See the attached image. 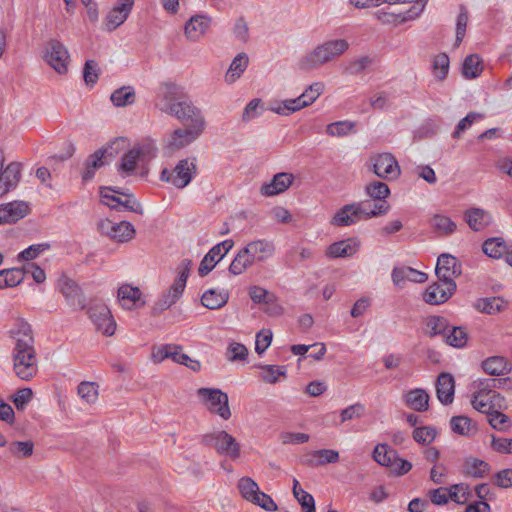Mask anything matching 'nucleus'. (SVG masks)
I'll use <instances>...</instances> for the list:
<instances>
[{
  "label": "nucleus",
  "instance_id": "1",
  "mask_svg": "<svg viewBox=\"0 0 512 512\" xmlns=\"http://www.w3.org/2000/svg\"><path fill=\"white\" fill-rule=\"evenodd\" d=\"M11 333L15 339V346L12 350L13 371L19 379L30 381L38 373L32 328L27 322L20 320L17 323V329Z\"/></svg>",
  "mask_w": 512,
  "mask_h": 512
},
{
  "label": "nucleus",
  "instance_id": "2",
  "mask_svg": "<svg viewBox=\"0 0 512 512\" xmlns=\"http://www.w3.org/2000/svg\"><path fill=\"white\" fill-rule=\"evenodd\" d=\"M389 208L390 205L387 201L372 203L370 200H364L347 204L335 213L330 223L336 227L350 226L361 220L385 215Z\"/></svg>",
  "mask_w": 512,
  "mask_h": 512
},
{
  "label": "nucleus",
  "instance_id": "3",
  "mask_svg": "<svg viewBox=\"0 0 512 512\" xmlns=\"http://www.w3.org/2000/svg\"><path fill=\"white\" fill-rule=\"evenodd\" d=\"M348 48L349 43L345 39L326 41L303 56L299 61V67L302 70L315 69L341 56Z\"/></svg>",
  "mask_w": 512,
  "mask_h": 512
},
{
  "label": "nucleus",
  "instance_id": "4",
  "mask_svg": "<svg viewBox=\"0 0 512 512\" xmlns=\"http://www.w3.org/2000/svg\"><path fill=\"white\" fill-rule=\"evenodd\" d=\"M192 262L189 259H183L177 267V276L168 290L164 291L161 297L153 306L154 314H160L175 304L182 296L187 279L190 274Z\"/></svg>",
  "mask_w": 512,
  "mask_h": 512
},
{
  "label": "nucleus",
  "instance_id": "5",
  "mask_svg": "<svg viewBox=\"0 0 512 512\" xmlns=\"http://www.w3.org/2000/svg\"><path fill=\"white\" fill-rule=\"evenodd\" d=\"M197 396L210 413L218 415L223 420L231 417L227 393L218 388L202 387L197 390Z\"/></svg>",
  "mask_w": 512,
  "mask_h": 512
},
{
  "label": "nucleus",
  "instance_id": "6",
  "mask_svg": "<svg viewBox=\"0 0 512 512\" xmlns=\"http://www.w3.org/2000/svg\"><path fill=\"white\" fill-rule=\"evenodd\" d=\"M197 172L195 159H182L170 170L164 168L160 174V180L172 184L178 189L185 188Z\"/></svg>",
  "mask_w": 512,
  "mask_h": 512
},
{
  "label": "nucleus",
  "instance_id": "7",
  "mask_svg": "<svg viewBox=\"0 0 512 512\" xmlns=\"http://www.w3.org/2000/svg\"><path fill=\"white\" fill-rule=\"evenodd\" d=\"M324 91V84L316 82L311 84L299 97L288 99L273 107L272 111L280 115H289L311 105Z\"/></svg>",
  "mask_w": 512,
  "mask_h": 512
},
{
  "label": "nucleus",
  "instance_id": "8",
  "mask_svg": "<svg viewBox=\"0 0 512 512\" xmlns=\"http://www.w3.org/2000/svg\"><path fill=\"white\" fill-rule=\"evenodd\" d=\"M202 443L220 454L233 460L240 457V445L236 439L226 431H217L205 434Z\"/></svg>",
  "mask_w": 512,
  "mask_h": 512
},
{
  "label": "nucleus",
  "instance_id": "9",
  "mask_svg": "<svg viewBox=\"0 0 512 512\" xmlns=\"http://www.w3.org/2000/svg\"><path fill=\"white\" fill-rule=\"evenodd\" d=\"M185 98L182 88L173 82L160 84L157 90L155 106L166 114L174 112Z\"/></svg>",
  "mask_w": 512,
  "mask_h": 512
},
{
  "label": "nucleus",
  "instance_id": "10",
  "mask_svg": "<svg viewBox=\"0 0 512 512\" xmlns=\"http://www.w3.org/2000/svg\"><path fill=\"white\" fill-rule=\"evenodd\" d=\"M125 143L126 138H116L111 142L109 147L98 149L93 154H91L85 161V169L82 173V179L84 181L91 180L95 175V170L104 165L103 158L106 155L113 157L118 154L119 150L123 149Z\"/></svg>",
  "mask_w": 512,
  "mask_h": 512
},
{
  "label": "nucleus",
  "instance_id": "11",
  "mask_svg": "<svg viewBox=\"0 0 512 512\" xmlns=\"http://www.w3.org/2000/svg\"><path fill=\"white\" fill-rule=\"evenodd\" d=\"M45 61L59 74L68 71L70 56L63 43L56 39L47 42L44 50Z\"/></svg>",
  "mask_w": 512,
  "mask_h": 512
},
{
  "label": "nucleus",
  "instance_id": "12",
  "mask_svg": "<svg viewBox=\"0 0 512 512\" xmlns=\"http://www.w3.org/2000/svg\"><path fill=\"white\" fill-rule=\"evenodd\" d=\"M58 288L72 309L82 310L85 308L86 298L76 281L66 275H62L58 279Z\"/></svg>",
  "mask_w": 512,
  "mask_h": 512
},
{
  "label": "nucleus",
  "instance_id": "13",
  "mask_svg": "<svg viewBox=\"0 0 512 512\" xmlns=\"http://www.w3.org/2000/svg\"><path fill=\"white\" fill-rule=\"evenodd\" d=\"M88 315L97 331L105 336H112L116 330V322L109 308L104 304H95L89 307Z\"/></svg>",
  "mask_w": 512,
  "mask_h": 512
},
{
  "label": "nucleus",
  "instance_id": "14",
  "mask_svg": "<svg viewBox=\"0 0 512 512\" xmlns=\"http://www.w3.org/2000/svg\"><path fill=\"white\" fill-rule=\"evenodd\" d=\"M98 229L102 234L118 242L130 241L135 236L134 226L127 221L116 223L109 219H104L98 223Z\"/></svg>",
  "mask_w": 512,
  "mask_h": 512
},
{
  "label": "nucleus",
  "instance_id": "15",
  "mask_svg": "<svg viewBox=\"0 0 512 512\" xmlns=\"http://www.w3.org/2000/svg\"><path fill=\"white\" fill-rule=\"evenodd\" d=\"M170 115L176 117L186 126L205 129L206 122L201 110L185 98Z\"/></svg>",
  "mask_w": 512,
  "mask_h": 512
},
{
  "label": "nucleus",
  "instance_id": "16",
  "mask_svg": "<svg viewBox=\"0 0 512 512\" xmlns=\"http://www.w3.org/2000/svg\"><path fill=\"white\" fill-rule=\"evenodd\" d=\"M455 281H439L431 284L424 292L423 299L431 305L446 302L456 291Z\"/></svg>",
  "mask_w": 512,
  "mask_h": 512
},
{
  "label": "nucleus",
  "instance_id": "17",
  "mask_svg": "<svg viewBox=\"0 0 512 512\" xmlns=\"http://www.w3.org/2000/svg\"><path fill=\"white\" fill-rule=\"evenodd\" d=\"M503 397L492 389L482 388L476 392L471 401L472 406L479 412L490 414L497 406L500 407V402Z\"/></svg>",
  "mask_w": 512,
  "mask_h": 512
},
{
  "label": "nucleus",
  "instance_id": "18",
  "mask_svg": "<svg viewBox=\"0 0 512 512\" xmlns=\"http://www.w3.org/2000/svg\"><path fill=\"white\" fill-rule=\"evenodd\" d=\"M134 0H120L106 15L104 19L105 29L109 32L121 26L130 15Z\"/></svg>",
  "mask_w": 512,
  "mask_h": 512
},
{
  "label": "nucleus",
  "instance_id": "19",
  "mask_svg": "<svg viewBox=\"0 0 512 512\" xmlns=\"http://www.w3.org/2000/svg\"><path fill=\"white\" fill-rule=\"evenodd\" d=\"M374 173L387 180H393L400 175V167L393 155L383 153L374 158L373 163Z\"/></svg>",
  "mask_w": 512,
  "mask_h": 512
},
{
  "label": "nucleus",
  "instance_id": "20",
  "mask_svg": "<svg viewBox=\"0 0 512 512\" xmlns=\"http://www.w3.org/2000/svg\"><path fill=\"white\" fill-rule=\"evenodd\" d=\"M425 2L417 1V4L405 12L393 13L384 10H378L375 13L376 18L383 24H402L413 20L419 16L425 7Z\"/></svg>",
  "mask_w": 512,
  "mask_h": 512
},
{
  "label": "nucleus",
  "instance_id": "21",
  "mask_svg": "<svg viewBox=\"0 0 512 512\" xmlns=\"http://www.w3.org/2000/svg\"><path fill=\"white\" fill-rule=\"evenodd\" d=\"M203 128L186 126L185 128H178L173 131L169 140L168 146L171 150L182 149L192 142H194L204 131Z\"/></svg>",
  "mask_w": 512,
  "mask_h": 512
},
{
  "label": "nucleus",
  "instance_id": "22",
  "mask_svg": "<svg viewBox=\"0 0 512 512\" xmlns=\"http://www.w3.org/2000/svg\"><path fill=\"white\" fill-rule=\"evenodd\" d=\"M435 273L439 281H454V277L461 274V267L456 257L441 254L437 260Z\"/></svg>",
  "mask_w": 512,
  "mask_h": 512
},
{
  "label": "nucleus",
  "instance_id": "23",
  "mask_svg": "<svg viewBox=\"0 0 512 512\" xmlns=\"http://www.w3.org/2000/svg\"><path fill=\"white\" fill-rule=\"evenodd\" d=\"M455 380L450 373L442 372L437 377L436 394L443 405H449L454 400Z\"/></svg>",
  "mask_w": 512,
  "mask_h": 512
},
{
  "label": "nucleus",
  "instance_id": "24",
  "mask_svg": "<svg viewBox=\"0 0 512 512\" xmlns=\"http://www.w3.org/2000/svg\"><path fill=\"white\" fill-rule=\"evenodd\" d=\"M254 263L264 262L271 258L275 252L273 242L266 239H259L249 242L245 247Z\"/></svg>",
  "mask_w": 512,
  "mask_h": 512
},
{
  "label": "nucleus",
  "instance_id": "25",
  "mask_svg": "<svg viewBox=\"0 0 512 512\" xmlns=\"http://www.w3.org/2000/svg\"><path fill=\"white\" fill-rule=\"evenodd\" d=\"M28 205L23 201H14L0 205V224L14 223L28 213Z\"/></svg>",
  "mask_w": 512,
  "mask_h": 512
},
{
  "label": "nucleus",
  "instance_id": "26",
  "mask_svg": "<svg viewBox=\"0 0 512 512\" xmlns=\"http://www.w3.org/2000/svg\"><path fill=\"white\" fill-rule=\"evenodd\" d=\"M473 307L480 313L487 315L498 314L508 307V302L499 296L486 297L477 299Z\"/></svg>",
  "mask_w": 512,
  "mask_h": 512
},
{
  "label": "nucleus",
  "instance_id": "27",
  "mask_svg": "<svg viewBox=\"0 0 512 512\" xmlns=\"http://www.w3.org/2000/svg\"><path fill=\"white\" fill-rule=\"evenodd\" d=\"M293 182V175L290 173H278L274 175L270 183L261 187V193L266 196L280 194L288 189Z\"/></svg>",
  "mask_w": 512,
  "mask_h": 512
},
{
  "label": "nucleus",
  "instance_id": "28",
  "mask_svg": "<svg viewBox=\"0 0 512 512\" xmlns=\"http://www.w3.org/2000/svg\"><path fill=\"white\" fill-rule=\"evenodd\" d=\"M211 19L207 16L196 15L190 18L185 25V35L188 39L196 41L203 36L209 28Z\"/></svg>",
  "mask_w": 512,
  "mask_h": 512
},
{
  "label": "nucleus",
  "instance_id": "29",
  "mask_svg": "<svg viewBox=\"0 0 512 512\" xmlns=\"http://www.w3.org/2000/svg\"><path fill=\"white\" fill-rule=\"evenodd\" d=\"M406 405L414 411L424 412L429 408V394L421 388L408 391L405 396Z\"/></svg>",
  "mask_w": 512,
  "mask_h": 512
},
{
  "label": "nucleus",
  "instance_id": "30",
  "mask_svg": "<svg viewBox=\"0 0 512 512\" xmlns=\"http://www.w3.org/2000/svg\"><path fill=\"white\" fill-rule=\"evenodd\" d=\"M359 245V242L352 238L341 240L328 247L327 255L331 258L349 257L358 251Z\"/></svg>",
  "mask_w": 512,
  "mask_h": 512
},
{
  "label": "nucleus",
  "instance_id": "31",
  "mask_svg": "<svg viewBox=\"0 0 512 512\" xmlns=\"http://www.w3.org/2000/svg\"><path fill=\"white\" fill-rule=\"evenodd\" d=\"M482 369L489 375L500 376L511 372L512 365L502 356H492L484 360Z\"/></svg>",
  "mask_w": 512,
  "mask_h": 512
},
{
  "label": "nucleus",
  "instance_id": "32",
  "mask_svg": "<svg viewBox=\"0 0 512 512\" xmlns=\"http://www.w3.org/2000/svg\"><path fill=\"white\" fill-rule=\"evenodd\" d=\"M449 330V322L443 316L432 315L426 318L424 333L429 337L445 336Z\"/></svg>",
  "mask_w": 512,
  "mask_h": 512
},
{
  "label": "nucleus",
  "instance_id": "33",
  "mask_svg": "<svg viewBox=\"0 0 512 512\" xmlns=\"http://www.w3.org/2000/svg\"><path fill=\"white\" fill-rule=\"evenodd\" d=\"M392 279L395 284H400L405 280L415 283H423L427 280V274L411 267L394 268L392 271Z\"/></svg>",
  "mask_w": 512,
  "mask_h": 512
},
{
  "label": "nucleus",
  "instance_id": "34",
  "mask_svg": "<svg viewBox=\"0 0 512 512\" xmlns=\"http://www.w3.org/2000/svg\"><path fill=\"white\" fill-rule=\"evenodd\" d=\"M465 220L474 231H480L490 224V215L483 209L471 208L465 212Z\"/></svg>",
  "mask_w": 512,
  "mask_h": 512
},
{
  "label": "nucleus",
  "instance_id": "35",
  "mask_svg": "<svg viewBox=\"0 0 512 512\" xmlns=\"http://www.w3.org/2000/svg\"><path fill=\"white\" fill-rule=\"evenodd\" d=\"M141 291L138 287L123 284L118 289V300L125 309H132L140 301Z\"/></svg>",
  "mask_w": 512,
  "mask_h": 512
},
{
  "label": "nucleus",
  "instance_id": "36",
  "mask_svg": "<svg viewBox=\"0 0 512 512\" xmlns=\"http://www.w3.org/2000/svg\"><path fill=\"white\" fill-rule=\"evenodd\" d=\"M228 299L229 293L227 291L208 289L203 293L201 303L206 308L214 310L223 307L228 302Z\"/></svg>",
  "mask_w": 512,
  "mask_h": 512
},
{
  "label": "nucleus",
  "instance_id": "37",
  "mask_svg": "<svg viewBox=\"0 0 512 512\" xmlns=\"http://www.w3.org/2000/svg\"><path fill=\"white\" fill-rule=\"evenodd\" d=\"M255 263L246 249L241 248L232 260L228 270L232 275H241Z\"/></svg>",
  "mask_w": 512,
  "mask_h": 512
},
{
  "label": "nucleus",
  "instance_id": "38",
  "mask_svg": "<svg viewBox=\"0 0 512 512\" xmlns=\"http://www.w3.org/2000/svg\"><path fill=\"white\" fill-rule=\"evenodd\" d=\"M397 451L387 444H377L373 451V459L380 465L391 468L397 460Z\"/></svg>",
  "mask_w": 512,
  "mask_h": 512
},
{
  "label": "nucleus",
  "instance_id": "39",
  "mask_svg": "<svg viewBox=\"0 0 512 512\" xmlns=\"http://www.w3.org/2000/svg\"><path fill=\"white\" fill-rule=\"evenodd\" d=\"M136 94L131 86H123L112 92L110 100L116 107H126L135 102Z\"/></svg>",
  "mask_w": 512,
  "mask_h": 512
},
{
  "label": "nucleus",
  "instance_id": "40",
  "mask_svg": "<svg viewBox=\"0 0 512 512\" xmlns=\"http://www.w3.org/2000/svg\"><path fill=\"white\" fill-rule=\"evenodd\" d=\"M445 342L455 348H463L468 341V332L461 326H450L444 336Z\"/></svg>",
  "mask_w": 512,
  "mask_h": 512
},
{
  "label": "nucleus",
  "instance_id": "41",
  "mask_svg": "<svg viewBox=\"0 0 512 512\" xmlns=\"http://www.w3.org/2000/svg\"><path fill=\"white\" fill-rule=\"evenodd\" d=\"M218 247L213 246L200 262L198 273L201 277L211 272L215 265L224 258Z\"/></svg>",
  "mask_w": 512,
  "mask_h": 512
},
{
  "label": "nucleus",
  "instance_id": "42",
  "mask_svg": "<svg viewBox=\"0 0 512 512\" xmlns=\"http://www.w3.org/2000/svg\"><path fill=\"white\" fill-rule=\"evenodd\" d=\"M133 152L142 162H148L156 157L157 147L152 139L146 138L138 142L133 148Z\"/></svg>",
  "mask_w": 512,
  "mask_h": 512
},
{
  "label": "nucleus",
  "instance_id": "43",
  "mask_svg": "<svg viewBox=\"0 0 512 512\" xmlns=\"http://www.w3.org/2000/svg\"><path fill=\"white\" fill-rule=\"evenodd\" d=\"M483 70L481 58L476 54H471L464 59L462 65V74L466 79L478 77Z\"/></svg>",
  "mask_w": 512,
  "mask_h": 512
},
{
  "label": "nucleus",
  "instance_id": "44",
  "mask_svg": "<svg viewBox=\"0 0 512 512\" xmlns=\"http://www.w3.org/2000/svg\"><path fill=\"white\" fill-rule=\"evenodd\" d=\"M509 245L502 238H490L483 243V252L491 258L504 257Z\"/></svg>",
  "mask_w": 512,
  "mask_h": 512
},
{
  "label": "nucleus",
  "instance_id": "45",
  "mask_svg": "<svg viewBox=\"0 0 512 512\" xmlns=\"http://www.w3.org/2000/svg\"><path fill=\"white\" fill-rule=\"evenodd\" d=\"M249 59L245 53L238 54L232 61L226 74L227 82H234L247 68Z\"/></svg>",
  "mask_w": 512,
  "mask_h": 512
},
{
  "label": "nucleus",
  "instance_id": "46",
  "mask_svg": "<svg viewBox=\"0 0 512 512\" xmlns=\"http://www.w3.org/2000/svg\"><path fill=\"white\" fill-rule=\"evenodd\" d=\"M464 471L475 478H482L489 471V464L478 458H467L464 463Z\"/></svg>",
  "mask_w": 512,
  "mask_h": 512
},
{
  "label": "nucleus",
  "instance_id": "47",
  "mask_svg": "<svg viewBox=\"0 0 512 512\" xmlns=\"http://www.w3.org/2000/svg\"><path fill=\"white\" fill-rule=\"evenodd\" d=\"M365 191L370 198L377 202L386 201V198L390 195L388 185L380 181H373L369 183L366 185Z\"/></svg>",
  "mask_w": 512,
  "mask_h": 512
},
{
  "label": "nucleus",
  "instance_id": "48",
  "mask_svg": "<svg viewBox=\"0 0 512 512\" xmlns=\"http://www.w3.org/2000/svg\"><path fill=\"white\" fill-rule=\"evenodd\" d=\"M449 57L446 53H440L433 59L432 69L435 78L438 81H443L449 72Z\"/></svg>",
  "mask_w": 512,
  "mask_h": 512
},
{
  "label": "nucleus",
  "instance_id": "49",
  "mask_svg": "<svg viewBox=\"0 0 512 512\" xmlns=\"http://www.w3.org/2000/svg\"><path fill=\"white\" fill-rule=\"evenodd\" d=\"M260 368V377L266 383L275 384L279 381L281 376L285 377L286 375V369L284 366L263 365Z\"/></svg>",
  "mask_w": 512,
  "mask_h": 512
},
{
  "label": "nucleus",
  "instance_id": "50",
  "mask_svg": "<svg viewBox=\"0 0 512 512\" xmlns=\"http://www.w3.org/2000/svg\"><path fill=\"white\" fill-rule=\"evenodd\" d=\"M238 489L242 497L252 502L260 491L258 484L250 477H242L238 482Z\"/></svg>",
  "mask_w": 512,
  "mask_h": 512
},
{
  "label": "nucleus",
  "instance_id": "51",
  "mask_svg": "<svg viewBox=\"0 0 512 512\" xmlns=\"http://www.w3.org/2000/svg\"><path fill=\"white\" fill-rule=\"evenodd\" d=\"M459 15L456 21V38H455V46L458 47L460 43L463 41L466 28L469 20V12L464 5L459 6Z\"/></svg>",
  "mask_w": 512,
  "mask_h": 512
},
{
  "label": "nucleus",
  "instance_id": "52",
  "mask_svg": "<svg viewBox=\"0 0 512 512\" xmlns=\"http://www.w3.org/2000/svg\"><path fill=\"white\" fill-rule=\"evenodd\" d=\"M355 124L351 121H337L326 127V133L332 137H344L352 132Z\"/></svg>",
  "mask_w": 512,
  "mask_h": 512
},
{
  "label": "nucleus",
  "instance_id": "53",
  "mask_svg": "<svg viewBox=\"0 0 512 512\" xmlns=\"http://www.w3.org/2000/svg\"><path fill=\"white\" fill-rule=\"evenodd\" d=\"M78 395L88 404H93L98 399V386L94 382L83 381L78 385Z\"/></svg>",
  "mask_w": 512,
  "mask_h": 512
},
{
  "label": "nucleus",
  "instance_id": "54",
  "mask_svg": "<svg viewBox=\"0 0 512 512\" xmlns=\"http://www.w3.org/2000/svg\"><path fill=\"white\" fill-rule=\"evenodd\" d=\"M436 435V429L431 426L417 427L412 433L413 439L421 445H429L434 441Z\"/></svg>",
  "mask_w": 512,
  "mask_h": 512
},
{
  "label": "nucleus",
  "instance_id": "55",
  "mask_svg": "<svg viewBox=\"0 0 512 512\" xmlns=\"http://www.w3.org/2000/svg\"><path fill=\"white\" fill-rule=\"evenodd\" d=\"M138 161L140 160L135 155V152H133V150L131 149L122 156L121 162L118 167V171L124 177L129 176L135 171Z\"/></svg>",
  "mask_w": 512,
  "mask_h": 512
},
{
  "label": "nucleus",
  "instance_id": "56",
  "mask_svg": "<svg viewBox=\"0 0 512 512\" xmlns=\"http://www.w3.org/2000/svg\"><path fill=\"white\" fill-rule=\"evenodd\" d=\"M49 243L33 244L18 254L19 261H31L37 258L41 253L50 249Z\"/></svg>",
  "mask_w": 512,
  "mask_h": 512
},
{
  "label": "nucleus",
  "instance_id": "57",
  "mask_svg": "<svg viewBox=\"0 0 512 512\" xmlns=\"http://www.w3.org/2000/svg\"><path fill=\"white\" fill-rule=\"evenodd\" d=\"M371 64L372 59L369 56H361L357 59L349 61L345 66L344 71L349 75H358Z\"/></svg>",
  "mask_w": 512,
  "mask_h": 512
},
{
  "label": "nucleus",
  "instance_id": "58",
  "mask_svg": "<svg viewBox=\"0 0 512 512\" xmlns=\"http://www.w3.org/2000/svg\"><path fill=\"white\" fill-rule=\"evenodd\" d=\"M451 429L453 432L467 436L473 429L471 419L466 416H454L450 421Z\"/></svg>",
  "mask_w": 512,
  "mask_h": 512
},
{
  "label": "nucleus",
  "instance_id": "59",
  "mask_svg": "<svg viewBox=\"0 0 512 512\" xmlns=\"http://www.w3.org/2000/svg\"><path fill=\"white\" fill-rule=\"evenodd\" d=\"M488 422L494 429L499 431L506 430L511 425L510 418L504 413L497 411L496 409L488 414Z\"/></svg>",
  "mask_w": 512,
  "mask_h": 512
},
{
  "label": "nucleus",
  "instance_id": "60",
  "mask_svg": "<svg viewBox=\"0 0 512 512\" xmlns=\"http://www.w3.org/2000/svg\"><path fill=\"white\" fill-rule=\"evenodd\" d=\"M366 408L362 403L352 404L345 409H343L340 413L341 422L344 423L346 421H350L353 419H359L365 415Z\"/></svg>",
  "mask_w": 512,
  "mask_h": 512
},
{
  "label": "nucleus",
  "instance_id": "61",
  "mask_svg": "<svg viewBox=\"0 0 512 512\" xmlns=\"http://www.w3.org/2000/svg\"><path fill=\"white\" fill-rule=\"evenodd\" d=\"M432 224L442 234H451L456 230V224L447 216L435 215Z\"/></svg>",
  "mask_w": 512,
  "mask_h": 512
},
{
  "label": "nucleus",
  "instance_id": "62",
  "mask_svg": "<svg viewBox=\"0 0 512 512\" xmlns=\"http://www.w3.org/2000/svg\"><path fill=\"white\" fill-rule=\"evenodd\" d=\"M34 444L32 441H15L9 446V451L14 456L29 457L33 454Z\"/></svg>",
  "mask_w": 512,
  "mask_h": 512
},
{
  "label": "nucleus",
  "instance_id": "63",
  "mask_svg": "<svg viewBox=\"0 0 512 512\" xmlns=\"http://www.w3.org/2000/svg\"><path fill=\"white\" fill-rule=\"evenodd\" d=\"M83 78L87 85L93 86L99 78L98 65L94 60H87L83 69Z\"/></svg>",
  "mask_w": 512,
  "mask_h": 512
},
{
  "label": "nucleus",
  "instance_id": "64",
  "mask_svg": "<svg viewBox=\"0 0 512 512\" xmlns=\"http://www.w3.org/2000/svg\"><path fill=\"white\" fill-rule=\"evenodd\" d=\"M272 341V332L269 329H262L256 335L255 351L258 354L264 353Z\"/></svg>",
  "mask_w": 512,
  "mask_h": 512
}]
</instances>
